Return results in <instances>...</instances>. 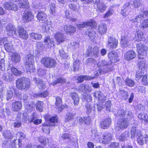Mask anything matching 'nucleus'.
<instances>
[{"instance_id": "f257e3e1", "label": "nucleus", "mask_w": 148, "mask_h": 148, "mask_svg": "<svg viewBox=\"0 0 148 148\" xmlns=\"http://www.w3.org/2000/svg\"><path fill=\"white\" fill-rule=\"evenodd\" d=\"M30 82L28 78H21L16 81V86L19 89H28L30 86Z\"/></svg>"}, {"instance_id": "f03ea898", "label": "nucleus", "mask_w": 148, "mask_h": 148, "mask_svg": "<svg viewBox=\"0 0 148 148\" xmlns=\"http://www.w3.org/2000/svg\"><path fill=\"white\" fill-rule=\"evenodd\" d=\"M41 62L45 67L48 68L54 67L57 64L56 60L49 57H46L43 58Z\"/></svg>"}, {"instance_id": "7ed1b4c3", "label": "nucleus", "mask_w": 148, "mask_h": 148, "mask_svg": "<svg viewBox=\"0 0 148 148\" xmlns=\"http://www.w3.org/2000/svg\"><path fill=\"white\" fill-rule=\"evenodd\" d=\"M131 40V38L128 32L127 31L125 32L124 34H122L121 39V44L122 47L126 48L128 47Z\"/></svg>"}, {"instance_id": "20e7f679", "label": "nucleus", "mask_w": 148, "mask_h": 148, "mask_svg": "<svg viewBox=\"0 0 148 148\" xmlns=\"http://www.w3.org/2000/svg\"><path fill=\"white\" fill-rule=\"evenodd\" d=\"M129 124V121L126 118L120 119L117 121V126L115 128L116 130L119 131L120 129L123 130L126 129L128 127Z\"/></svg>"}, {"instance_id": "39448f33", "label": "nucleus", "mask_w": 148, "mask_h": 148, "mask_svg": "<svg viewBox=\"0 0 148 148\" xmlns=\"http://www.w3.org/2000/svg\"><path fill=\"white\" fill-rule=\"evenodd\" d=\"M143 42H139L137 44V50L138 54L144 56L147 54L148 47Z\"/></svg>"}, {"instance_id": "423d86ee", "label": "nucleus", "mask_w": 148, "mask_h": 148, "mask_svg": "<svg viewBox=\"0 0 148 148\" xmlns=\"http://www.w3.org/2000/svg\"><path fill=\"white\" fill-rule=\"evenodd\" d=\"M118 40L115 38L108 36V38L107 46L111 50L114 49L117 46Z\"/></svg>"}, {"instance_id": "0eeeda50", "label": "nucleus", "mask_w": 148, "mask_h": 148, "mask_svg": "<svg viewBox=\"0 0 148 148\" xmlns=\"http://www.w3.org/2000/svg\"><path fill=\"white\" fill-rule=\"evenodd\" d=\"M22 106L21 101H14L12 103V110L14 112L18 111L21 109Z\"/></svg>"}, {"instance_id": "6e6552de", "label": "nucleus", "mask_w": 148, "mask_h": 148, "mask_svg": "<svg viewBox=\"0 0 148 148\" xmlns=\"http://www.w3.org/2000/svg\"><path fill=\"white\" fill-rule=\"evenodd\" d=\"M135 52L132 50H130L127 51L124 55L125 59L128 61L134 59L136 56Z\"/></svg>"}, {"instance_id": "1a4fd4ad", "label": "nucleus", "mask_w": 148, "mask_h": 148, "mask_svg": "<svg viewBox=\"0 0 148 148\" xmlns=\"http://www.w3.org/2000/svg\"><path fill=\"white\" fill-rule=\"evenodd\" d=\"M108 57L111 64L112 63L118 62L119 60L117 53L114 51L110 52L108 54Z\"/></svg>"}, {"instance_id": "9d476101", "label": "nucleus", "mask_w": 148, "mask_h": 148, "mask_svg": "<svg viewBox=\"0 0 148 148\" xmlns=\"http://www.w3.org/2000/svg\"><path fill=\"white\" fill-rule=\"evenodd\" d=\"M111 121L112 120L111 118H106L100 122V126L103 129H107L111 124Z\"/></svg>"}, {"instance_id": "9b49d317", "label": "nucleus", "mask_w": 148, "mask_h": 148, "mask_svg": "<svg viewBox=\"0 0 148 148\" xmlns=\"http://www.w3.org/2000/svg\"><path fill=\"white\" fill-rule=\"evenodd\" d=\"M54 37L57 43L59 44L64 42L66 40V37L62 33L57 32L55 35Z\"/></svg>"}, {"instance_id": "f8f14e48", "label": "nucleus", "mask_w": 148, "mask_h": 148, "mask_svg": "<svg viewBox=\"0 0 148 148\" xmlns=\"http://www.w3.org/2000/svg\"><path fill=\"white\" fill-rule=\"evenodd\" d=\"M33 81L40 88L45 89L46 88L44 82L40 78L35 77L33 78Z\"/></svg>"}, {"instance_id": "ddd939ff", "label": "nucleus", "mask_w": 148, "mask_h": 148, "mask_svg": "<svg viewBox=\"0 0 148 148\" xmlns=\"http://www.w3.org/2000/svg\"><path fill=\"white\" fill-rule=\"evenodd\" d=\"M79 125H81L83 124L88 125L91 122V118L89 116H86L83 118L78 117Z\"/></svg>"}, {"instance_id": "4468645a", "label": "nucleus", "mask_w": 148, "mask_h": 148, "mask_svg": "<svg viewBox=\"0 0 148 148\" xmlns=\"http://www.w3.org/2000/svg\"><path fill=\"white\" fill-rule=\"evenodd\" d=\"M18 35L20 37L25 40L28 38V36L27 34L22 26L18 27Z\"/></svg>"}, {"instance_id": "2eb2a0df", "label": "nucleus", "mask_w": 148, "mask_h": 148, "mask_svg": "<svg viewBox=\"0 0 148 148\" xmlns=\"http://www.w3.org/2000/svg\"><path fill=\"white\" fill-rule=\"evenodd\" d=\"M112 138V135L109 132H106L103 133L102 140L104 144H107L110 142Z\"/></svg>"}, {"instance_id": "dca6fc26", "label": "nucleus", "mask_w": 148, "mask_h": 148, "mask_svg": "<svg viewBox=\"0 0 148 148\" xmlns=\"http://www.w3.org/2000/svg\"><path fill=\"white\" fill-rule=\"evenodd\" d=\"M34 18V16L32 13L30 11L25 12L23 14V19L25 21H30L32 20Z\"/></svg>"}, {"instance_id": "f3484780", "label": "nucleus", "mask_w": 148, "mask_h": 148, "mask_svg": "<svg viewBox=\"0 0 148 148\" xmlns=\"http://www.w3.org/2000/svg\"><path fill=\"white\" fill-rule=\"evenodd\" d=\"M6 33L10 36L13 35L16 32L14 26L10 24L6 26Z\"/></svg>"}, {"instance_id": "a211bd4d", "label": "nucleus", "mask_w": 148, "mask_h": 148, "mask_svg": "<svg viewBox=\"0 0 148 148\" xmlns=\"http://www.w3.org/2000/svg\"><path fill=\"white\" fill-rule=\"evenodd\" d=\"M3 136L5 139L9 140L13 138L14 136L13 132L10 130H5L2 132Z\"/></svg>"}, {"instance_id": "6ab92c4d", "label": "nucleus", "mask_w": 148, "mask_h": 148, "mask_svg": "<svg viewBox=\"0 0 148 148\" xmlns=\"http://www.w3.org/2000/svg\"><path fill=\"white\" fill-rule=\"evenodd\" d=\"M148 140V136L147 135H146L145 136H144L142 134L138 136L137 139L138 143L142 145L144 144V142L146 143Z\"/></svg>"}, {"instance_id": "aec40b11", "label": "nucleus", "mask_w": 148, "mask_h": 148, "mask_svg": "<svg viewBox=\"0 0 148 148\" xmlns=\"http://www.w3.org/2000/svg\"><path fill=\"white\" fill-rule=\"evenodd\" d=\"M47 14L41 11L38 12L36 15V18L39 21H47Z\"/></svg>"}, {"instance_id": "412c9836", "label": "nucleus", "mask_w": 148, "mask_h": 148, "mask_svg": "<svg viewBox=\"0 0 148 148\" xmlns=\"http://www.w3.org/2000/svg\"><path fill=\"white\" fill-rule=\"evenodd\" d=\"M64 29L67 34H70L74 33L76 29V27L72 25H66L64 26Z\"/></svg>"}, {"instance_id": "4be33fe9", "label": "nucleus", "mask_w": 148, "mask_h": 148, "mask_svg": "<svg viewBox=\"0 0 148 148\" xmlns=\"http://www.w3.org/2000/svg\"><path fill=\"white\" fill-rule=\"evenodd\" d=\"M131 137L132 138H134L135 136H139L141 134L140 130H138L135 127H133L131 131Z\"/></svg>"}, {"instance_id": "5701e85b", "label": "nucleus", "mask_w": 148, "mask_h": 148, "mask_svg": "<svg viewBox=\"0 0 148 148\" xmlns=\"http://www.w3.org/2000/svg\"><path fill=\"white\" fill-rule=\"evenodd\" d=\"M130 133L128 131H125L122 133L119 137V139L121 141H125L127 140L130 136Z\"/></svg>"}, {"instance_id": "b1692460", "label": "nucleus", "mask_w": 148, "mask_h": 148, "mask_svg": "<svg viewBox=\"0 0 148 148\" xmlns=\"http://www.w3.org/2000/svg\"><path fill=\"white\" fill-rule=\"evenodd\" d=\"M86 34L92 40H93L95 37V33L92 28L88 29L86 32Z\"/></svg>"}, {"instance_id": "393cba45", "label": "nucleus", "mask_w": 148, "mask_h": 148, "mask_svg": "<svg viewBox=\"0 0 148 148\" xmlns=\"http://www.w3.org/2000/svg\"><path fill=\"white\" fill-rule=\"evenodd\" d=\"M62 100L60 97L57 96L56 97V106H57V108L58 109L61 108V109H62L63 108H67V106L66 105H65V106H61V103H62Z\"/></svg>"}, {"instance_id": "a878e982", "label": "nucleus", "mask_w": 148, "mask_h": 148, "mask_svg": "<svg viewBox=\"0 0 148 148\" xmlns=\"http://www.w3.org/2000/svg\"><path fill=\"white\" fill-rule=\"evenodd\" d=\"M29 3L27 0H20L18 6L21 8H25L28 7Z\"/></svg>"}, {"instance_id": "bb28decb", "label": "nucleus", "mask_w": 148, "mask_h": 148, "mask_svg": "<svg viewBox=\"0 0 148 148\" xmlns=\"http://www.w3.org/2000/svg\"><path fill=\"white\" fill-rule=\"evenodd\" d=\"M70 96L72 98L74 104L76 105H77L79 103V99L77 93L75 92L71 93L70 94Z\"/></svg>"}, {"instance_id": "cd10ccee", "label": "nucleus", "mask_w": 148, "mask_h": 148, "mask_svg": "<svg viewBox=\"0 0 148 148\" xmlns=\"http://www.w3.org/2000/svg\"><path fill=\"white\" fill-rule=\"evenodd\" d=\"M25 64H32L34 63V57L33 55L30 54L27 55L25 57Z\"/></svg>"}, {"instance_id": "c85d7f7f", "label": "nucleus", "mask_w": 148, "mask_h": 148, "mask_svg": "<svg viewBox=\"0 0 148 148\" xmlns=\"http://www.w3.org/2000/svg\"><path fill=\"white\" fill-rule=\"evenodd\" d=\"M111 62L109 60H103L99 62L98 64L99 67L106 66L111 65Z\"/></svg>"}, {"instance_id": "c756f323", "label": "nucleus", "mask_w": 148, "mask_h": 148, "mask_svg": "<svg viewBox=\"0 0 148 148\" xmlns=\"http://www.w3.org/2000/svg\"><path fill=\"white\" fill-rule=\"evenodd\" d=\"M11 57V61L15 63H16L20 61V56L17 53H13Z\"/></svg>"}, {"instance_id": "7c9ffc66", "label": "nucleus", "mask_w": 148, "mask_h": 148, "mask_svg": "<svg viewBox=\"0 0 148 148\" xmlns=\"http://www.w3.org/2000/svg\"><path fill=\"white\" fill-rule=\"evenodd\" d=\"M106 26L105 24H101L98 26V31L101 34H104L107 30Z\"/></svg>"}, {"instance_id": "2f4dec72", "label": "nucleus", "mask_w": 148, "mask_h": 148, "mask_svg": "<svg viewBox=\"0 0 148 148\" xmlns=\"http://www.w3.org/2000/svg\"><path fill=\"white\" fill-rule=\"evenodd\" d=\"M143 33L140 31H138L135 34V40L138 41L139 42H143V41L141 40L142 38L143 37Z\"/></svg>"}, {"instance_id": "473e14b6", "label": "nucleus", "mask_w": 148, "mask_h": 148, "mask_svg": "<svg viewBox=\"0 0 148 148\" xmlns=\"http://www.w3.org/2000/svg\"><path fill=\"white\" fill-rule=\"evenodd\" d=\"M138 118L144 120L145 123H148V115L143 112H141L138 116Z\"/></svg>"}, {"instance_id": "72a5a7b5", "label": "nucleus", "mask_w": 148, "mask_h": 148, "mask_svg": "<svg viewBox=\"0 0 148 148\" xmlns=\"http://www.w3.org/2000/svg\"><path fill=\"white\" fill-rule=\"evenodd\" d=\"M125 83L126 85L130 87H132L135 85V82L131 78L128 77L125 79Z\"/></svg>"}, {"instance_id": "f704fd0d", "label": "nucleus", "mask_w": 148, "mask_h": 148, "mask_svg": "<svg viewBox=\"0 0 148 148\" xmlns=\"http://www.w3.org/2000/svg\"><path fill=\"white\" fill-rule=\"evenodd\" d=\"M49 125L54 126L55 125V124H52L49 125L44 124L42 125L43 127L42 128V130L46 134H48L50 133Z\"/></svg>"}, {"instance_id": "c9c22d12", "label": "nucleus", "mask_w": 148, "mask_h": 148, "mask_svg": "<svg viewBox=\"0 0 148 148\" xmlns=\"http://www.w3.org/2000/svg\"><path fill=\"white\" fill-rule=\"evenodd\" d=\"M97 11L100 12H103L106 9V7L104 3H102L97 5Z\"/></svg>"}, {"instance_id": "e433bc0d", "label": "nucleus", "mask_w": 148, "mask_h": 148, "mask_svg": "<svg viewBox=\"0 0 148 148\" xmlns=\"http://www.w3.org/2000/svg\"><path fill=\"white\" fill-rule=\"evenodd\" d=\"M43 102L39 101H37L36 105V110L40 112H42L43 109Z\"/></svg>"}, {"instance_id": "4c0bfd02", "label": "nucleus", "mask_w": 148, "mask_h": 148, "mask_svg": "<svg viewBox=\"0 0 148 148\" xmlns=\"http://www.w3.org/2000/svg\"><path fill=\"white\" fill-rule=\"evenodd\" d=\"M4 47L5 50L8 52H12L13 51V48L12 46V44L11 43H7L4 44Z\"/></svg>"}, {"instance_id": "58836bf2", "label": "nucleus", "mask_w": 148, "mask_h": 148, "mask_svg": "<svg viewBox=\"0 0 148 148\" xmlns=\"http://www.w3.org/2000/svg\"><path fill=\"white\" fill-rule=\"evenodd\" d=\"M29 35L31 38L35 40H40L42 38V35L38 33H32L30 34Z\"/></svg>"}, {"instance_id": "ea45409f", "label": "nucleus", "mask_w": 148, "mask_h": 148, "mask_svg": "<svg viewBox=\"0 0 148 148\" xmlns=\"http://www.w3.org/2000/svg\"><path fill=\"white\" fill-rule=\"evenodd\" d=\"M34 63L25 64V68L28 71L30 72H33L35 70V68L33 65Z\"/></svg>"}, {"instance_id": "a19ab883", "label": "nucleus", "mask_w": 148, "mask_h": 148, "mask_svg": "<svg viewBox=\"0 0 148 148\" xmlns=\"http://www.w3.org/2000/svg\"><path fill=\"white\" fill-rule=\"evenodd\" d=\"M21 114L19 113L17 115V118L18 119L17 120L16 122H15L13 124L14 126L15 127L18 128L20 127L21 125V123L20 121Z\"/></svg>"}, {"instance_id": "79ce46f5", "label": "nucleus", "mask_w": 148, "mask_h": 148, "mask_svg": "<svg viewBox=\"0 0 148 148\" xmlns=\"http://www.w3.org/2000/svg\"><path fill=\"white\" fill-rule=\"evenodd\" d=\"M81 1H83V3L85 4H88L93 1L94 4H96L97 5L99 3H101L100 0H80Z\"/></svg>"}, {"instance_id": "37998d69", "label": "nucleus", "mask_w": 148, "mask_h": 148, "mask_svg": "<svg viewBox=\"0 0 148 148\" xmlns=\"http://www.w3.org/2000/svg\"><path fill=\"white\" fill-rule=\"evenodd\" d=\"M45 118L46 121H49L52 123H55L57 122L58 120V118L55 116L52 117L51 118L47 117V115H45Z\"/></svg>"}, {"instance_id": "c03bdc74", "label": "nucleus", "mask_w": 148, "mask_h": 148, "mask_svg": "<svg viewBox=\"0 0 148 148\" xmlns=\"http://www.w3.org/2000/svg\"><path fill=\"white\" fill-rule=\"evenodd\" d=\"M10 141H4L3 143L2 147L3 148H12Z\"/></svg>"}, {"instance_id": "a18cd8bd", "label": "nucleus", "mask_w": 148, "mask_h": 148, "mask_svg": "<svg viewBox=\"0 0 148 148\" xmlns=\"http://www.w3.org/2000/svg\"><path fill=\"white\" fill-rule=\"evenodd\" d=\"M44 42L46 43L45 44L46 45L50 46H51L52 44L53 43V39L49 36L45 38Z\"/></svg>"}, {"instance_id": "49530a36", "label": "nucleus", "mask_w": 148, "mask_h": 148, "mask_svg": "<svg viewBox=\"0 0 148 148\" xmlns=\"http://www.w3.org/2000/svg\"><path fill=\"white\" fill-rule=\"evenodd\" d=\"M66 82L65 79L63 77H60L58 78L57 79L54 81L52 83V85H54L59 83H64Z\"/></svg>"}, {"instance_id": "de8ad7c7", "label": "nucleus", "mask_w": 148, "mask_h": 148, "mask_svg": "<svg viewBox=\"0 0 148 148\" xmlns=\"http://www.w3.org/2000/svg\"><path fill=\"white\" fill-rule=\"evenodd\" d=\"M11 72L15 76H19L22 74V72L18 71L16 68L14 67H12L11 69Z\"/></svg>"}, {"instance_id": "09e8293b", "label": "nucleus", "mask_w": 148, "mask_h": 148, "mask_svg": "<svg viewBox=\"0 0 148 148\" xmlns=\"http://www.w3.org/2000/svg\"><path fill=\"white\" fill-rule=\"evenodd\" d=\"M126 113V111L123 109H119L117 110V112L114 113V115L117 116H124Z\"/></svg>"}, {"instance_id": "8fccbe9b", "label": "nucleus", "mask_w": 148, "mask_h": 148, "mask_svg": "<svg viewBox=\"0 0 148 148\" xmlns=\"http://www.w3.org/2000/svg\"><path fill=\"white\" fill-rule=\"evenodd\" d=\"M140 27L142 29L147 28L148 27V19L144 20L141 23Z\"/></svg>"}, {"instance_id": "3c124183", "label": "nucleus", "mask_w": 148, "mask_h": 148, "mask_svg": "<svg viewBox=\"0 0 148 148\" xmlns=\"http://www.w3.org/2000/svg\"><path fill=\"white\" fill-rule=\"evenodd\" d=\"M68 6L71 10L75 11H78L79 9V6L75 4H70Z\"/></svg>"}, {"instance_id": "603ef678", "label": "nucleus", "mask_w": 148, "mask_h": 148, "mask_svg": "<svg viewBox=\"0 0 148 148\" xmlns=\"http://www.w3.org/2000/svg\"><path fill=\"white\" fill-rule=\"evenodd\" d=\"M13 90V89H10L7 91L6 99L7 100H8L10 99L13 96L12 90Z\"/></svg>"}, {"instance_id": "864d4df0", "label": "nucleus", "mask_w": 148, "mask_h": 148, "mask_svg": "<svg viewBox=\"0 0 148 148\" xmlns=\"http://www.w3.org/2000/svg\"><path fill=\"white\" fill-rule=\"evenodd\" d=\"M39 142L43 144V145H46L48 141V139L46 138H43L41 136L38 138V139Z\"/></svg>"}, {"instance_id": "5fc2aeb1", "label": "nucleus", "mask_w": 148, "mask_h": 148, "mask_svg": "<svg viewBox=\"0 0 148 148\" xmlns=\"http://www.w3.org/2000/svg\"><path fill=\"white\" fill-rule=\"evenodd\" d=\"M87 25L90 26L91 27L95 28L96 26V22L93 20H90L89 21L86 22Z\"/></svg>"}, {"instance_id": "6e6d98bb", "label": "nucleus", "mask_w": 148, "mask_h": 148, "mask_svg": "<svg viewBox=\"0 0 148 148\" xmlns=\"http://www.w3.org/2000/svg\"><path fill=\"white\" fill-rule=\"evenodd\" d=\"M141 60H138V66L141 69L143 68L144 69L145 66L146 61L145 60H143V61Z\"/></svg>"}, {"instance_id": "4d7b16f0", "label": "nucleus", "mask_w": 148, "mask_h": 148, "mask_svg": "<svg viewBox=\"0 0 148 148\" xmlns=\"http://www.w3.org/2000/svg\"><path fill=\"white\" fill-rule=\"evenodd\" d=\"M79 63L76 62H75L73 63V71H76L79 70Z\"/></svg>"}, {"instance_id": "13d9d810", "label": "nucleus", "mask_w": 148, "mask_h": 148, "mask_svg": "<svg viewBox=\"0 0 148 148\" xmlns=\"http://www.w3.org/2000/svg\"><path fill=\"white\" fill-rule=\"evenodd\" d=\"M0 69L3 71L5 70V60L4 58L0 60Z\"/></svg>"}, {"instance_id": "bf43d9fd", "label": "nucleus", "mask_w": 148, "mask_h": 148, "mask_svg": "<svg viewBox=\"0 0 148 148\" xmlns=\"http://www.w3.org/2000/svg\"><path fill=\"white\" fill-rule=\"evenodd\" d=\"M49 95V92L47 90H45L42 92L38 93V97H46Z\"/></svg>"}, {"instance_id": "052dcab7", "label": "nucleus", "mask_w": 148, "mask_h": 148, "mask_svg": "<svg viewBox=\"0 0 148 148\" xmlns=\"http://www.w3.org/2000/svg\"><path fill=\"white\" fill-rule=\"evenodd\" d=\"M36 47L39 51H41L45 48L43 43L40 42H38L36 43Z\"/></svg>"}, {"instance_id": "680f3d73", "label": "nucleus", "mask_w": 148, "mask_h": 148, "mask_svg": "<svg viewBox=\"0 0 148 148\" xmlns=\"http://www.w3.org/2000/svg\"><path fill=\"white\" fill-rule=\"evenodd\" d=\"M93 56H95V58L96 57L98 56V55L99 54V48L97 46H95L93 48Z\"/></svg>"}, {"instance_id": "e2e57ef3", "label": "nucleus", "mask_w": 148, "mask_h": 148, "mask_svg": "<svg viewBox=\"0 0 148 148\" xmlns=\"http://www.w3.org/2000/svg\"><path fill=\"white\" fill-rule=\"evenodd\" d=\"M93 48L89 46L87 51H86V53L88 56H93Z\"/></svg>"}, {"instance_id": "0e129e2a", "label": "nucleus", "mask_w": 148, "mask_h": 148, "mask_svg": "<svg viewBox=\"0 0 148 148\" xmlns=\"http://www.w3.org/2000/svg\"><path fill=\"white\" fill-rule=\"evenodd\" d=\"M12 3V2H5L3 4V7L5 9L11 10V8L10 7L11 4V5H12V4H11Z\"/></svg>"}, {"instance_id": "69168bd1", "label": "nucleus", "mask_w": 148, "mask_h": 148, "mask_svg": "<svg viewBox=\"0 0 148 148\" xmlns=\"http://www.w3.org/2000/svg\"><path fill=\"white\" fill-rule=\"evenodd\" d=\"M137 110L139 112H143L145 110V107L142 104H139L137 105Z\"/></svg>"}, {"instance_id": "338daca9", "label": "nucleus", "mask_w": 148, "mask_h": 148, "mask_svg": "<svg viewBox=\"0 0 148 148\" xmlns=\"http://www.w3.org/2000/svg\"><path fill=\"white\" fill-rule=\"evenodd\" d=\"M61 138L63 140H64L66 139H70L71 136L69 134L65 133L62 135Z\"/></svg>"}, {"instance_id": "774afa93", "label": "nucleus", "mask_w": 148, "mask_h": 148, "mask_svg": "<svg viewBox=\"0 0 148 148\" xmlns=\"http://www.w3.org/2000/svg\"><path fill=\"white\" fill-rule=\"evenodd\" d=\"M126 118L129 121L132 118H133V115L132 112L130 111H127V113H126Z\"/></svg>"}]
</instances>
